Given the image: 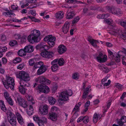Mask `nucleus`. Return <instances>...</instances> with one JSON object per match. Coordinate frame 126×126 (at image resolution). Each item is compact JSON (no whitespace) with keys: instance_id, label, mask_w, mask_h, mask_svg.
Segmentation results:
<instances>
[{"instance_id":"obj_5","label":"nucleus","mask_w":126,"mask_h":126,"mask_svg":"<svg viewBox=\"0 0 126 126\" xmlns=\"http://www.w3.org/2000/svg\"><path fill=\"white\" fill-rule=\"evenodd\" d=\"M109 11L112 14L116 15L119 16H121L123 14V12L119 8H115L114 7H108Z\"/></svg>"},{"instance_id":"obj_16","label":"nucleus","mask_w":126,"mask_h":126,"mask_svg":"<svg viewBox=\"0 0 126 126\" xmlns=\"http://www.w3.org/2000/svg\"><path fill=\"white\" fill-rule=\"evenodd\" d=\"M67 48L63 45H60L58 47L57 50L58 52L60 54H62L66 51Z\"/></svg>"},{"instance_id":"obj_57","label":"nucleus","mask_w":126,"mask_h":126,"mask_svg":"<svg viewBox=\"0 0 126 126\" xmlns=\"http://www.w3.org/2000/svg\"><path fill=\"white\" fill-rule=\"evenodd\" d=\"M34 60L33 59L30 60L29 61V64L30 66L33 65L34 64Z\"/></svg>"},{"instance_id":"obj_36","label":"nucleus","mask_w":126,"mask_h":126,"mask_svg":"<svg viewBox=\"0 0 126 126\" xmlns=\"http://www.w3.org/2000/svg\"><path fill=\"white\" fill-rule=\"evenodd\" d=\"M51 69L53 72L57 71L59 69V66L58 64H51Z\"/></svg>"},{"instance_id":"obj_55","label":"nucleus","mask_w":126,"mask_h":126,"mask_svg":"<svg viewBox=\"0 0 126 126\" xmlns=\"http://www.w3.org/2000/svg\"><path fill=\"white\" fill-rule=\"evenodd\" d=\"M17 44V42L15 40L12 41L10 42V45L11 46H13L16 44Z\"/></svg>"},{"instance_id":"obj_34","label":"nucleus","mask_w":126,"mask_h":126,"mask_svg":"<svg viewBox=\"0 0 126 126\" xmlns=\"http://www.w3.org/2000/svg\"><path fill=\"white\" fill-rule=\"evenodd\" d=\"M100 115L99 114H97L96 113H95L94 116L93 120L94 123H96L98 119H99L101 118L100 117Z\"/></svg>"},{"instance_id":"obj_17","label":"nucleus","mask_w":126,"mask_h":126,"mask_svg":"<svg viewBox=\"0 0 126 126\" xmlns=\"http://www.w3.org/2000/svg\"><path fill=\"white\" fill-rule=\"evenodd\" d=\"M56 38L54 37L50 36L49 38L48 41L47 43L48 45L51 47L54 46L55 43Z\"/></svg>"},{"instance_id":"obj_27","label":"nucleus","mask_w":126,"mask_h":126,"mask_svg":"<svg viewBox=\"0 0 126 126\" xmlns=\"http://www.w3.org/2000/svg\"><path fill=\"white\" fill-rule=\"evenodd\" d=\"M88 40L93 46L96 47L97 46V45L95 43V40L92 39L91 37L90 36L88 37Z\"/></svg>"},{"instance_id":"obj_4","label":"nucleus","mask_w":126,"mask_h":126,"mask_svg":"<svg viewBox=\"0 0 126 126\" xmlns=\"http://www.w3.org/2000/svg\"><path fill=\"white\" fill-rule=\"evenodd\" d=\"M17 78L20 80H23L25 81H29L30 79L29 74L24 71H20L16 75Z\"/></svg>"},{"instance_id":"obj_63","label":"nucleus","mask_w":126,"mask_h":126,"mask_svg":"<svg viewBox=\"0 0 126 126\" xmlns=\"http://www.w3.org/2000/svg\"><path fill=\"white\" fill-rule=\"evenodd\" d=\"M15 38L16 39H18L21 38V35L20 34H16L14 35Z\"/></svg>"},{"instance_id":"obj_31","label":"nucleus","mask_w":126,"mask_h":126,"mask_svg":"<svg viewBox=\"0 0 126 126\" xmlns=\"http://www.w3.org/2000/svg\"><path fill=\"white\" fill-rule=\"evenodd\" d=\"M99 68L103 72L106 73H108L109 71L108 69L105 65H102L100 66H99Z\"/></svg>"},{"instance_id":"obj_49","label":"nucleus","mask_w":126,"mask_h":126,"mask_svg":"<svg viewBox=\"0 0 126 126\" xmlns=\"http://www.w3.org/2000/svg\"><path fill=\"white\" fill-rule=\"evenodd\" d=\"M27 38V36L26 35H24L22 36L21 39L20 41L21 43L22 44L25 42L26 41Z\"/></svg>"},{"instance_id":"obj_23","label":"nucleus","mask_w":126,"mask_h":126,"mask_svg":"<svg viewBox=\"0 0 126 126\" xmlns=\"http://www.w3.org/2000/svg\"><path fill=\"white\" fill-rule=\"evenodd\" d=\"M44 65V63L41 61L37 62L34 64L33 68V69L34 70L37 68H40Z\"/></svg>"},{"instance_id":"obj_28","label":"nucleus","mask_w":126,"mask_h":126,"mask_svg":"<svg viewBox=\"0 0 126 126\" xmlns=\"http://www.w3.org/2000/svg\"><path fill=\"white\" fill-rule=\"evenodd\" d=\"M48 102L49 104L51 105H53L56 102V99L52 97H50L48 98Z\"/></svg>"},{"instance_id":"obj_62","label":"nucleus","mask_w":126,"mask_h":126,"mask_svg":"<svg viewBox=\"0 0 126 126\" xmlns=\"http://www.w3.org/2000/svg\"><path fill=\"white\" fill-rule=\"evenodd\" d=\"M7 48L6 47H2L0 49V51L1 52H4L7 51Z\"/></svg>"},{"instance_id":"obj_46","label":"nucleus","mask_w":126,"mask_h":126,"mask_svg":"<svg viewBox=\"0 0 126 126\" xmlns=\"http://www.w3.org/2000/svg\"><path fill=\"white\" fill-rule=\"evenodd\" d=\"M47 121V119L45 117H43L41 119H40V123H41V124H42L44 126V123L46 122ZM40 126H41V125H40Z\"/></svg>"},{"instance_id":"obj_51","label":"nucleus","mask_w":126,"mask_h":126,"mask_svg":"<svg viewBox=\"0 0 126 126\" xmlns=\"http://www.w3.org/2000/svg\"><path fill=\"white\" fill-rule=\"evenodd\" d=\"M112 59H114L115 61L117 63L119 62L120 61V58L119 56L118 57L117 56L115 57L114 56L112 57Z\"/></svg>"},{"instance_id":"obj_53","label":"nucleus","mask_w":126,"mask_h":126,"mask_svg":"<svg viewBox=\"0 0 126 126\" xmlns=\"http://www.w3.org/2000/svg\"><path fill=\"white\" fill-rule=\"evenodd\" d=\"M79 106H78L77 105H76L75 107L73 110V112L75 111L74 113H75L76 112L79 111Z\"/></svg>"},{"instance_id":"obj_61","label":"nucleus","mask_w":126,"mask_h":126,"mask_svg":"<svg viewBox=\"0 0 126 126\" xmlns=\"http://www.w3.org/2000/svg\"><path fill=\"white\" fill-rule=\"evenodd\" d=\"M86 116L81 117L78 119L77 122L78 123L79 122L84 120V119L85 118Z\"/></svg>"},{"instance_id":"obj_29","label":"nucleus","mask_w":126,"mask_h":126,"mask_svg":"<svg viewBox=\"0 0 126 126\" xmlns=\"http://www.w3.org/2000/svg\"><path fill=\"white\" fill-rule=\"evenodd\" d=\"M0 105L1 106V109L4 112H6L7 109L4 104V102L2 100H0Z\"/></svg>"},{"instance_id":"obj_13","label":"nucleus","mask_w":126,"mask_h":126,"mask_svg":"<svg viewBox=\"0 0 126 126\" xmlns=\"http://www.w3.org/2000/svg\"><path fill=\"white\" fill-rule=\"evenodd\" d=\"M48 107L47 105H45L41 106L39 108V112L41 114L46 115L48 113Z\"/></svg>"},{"instance_id":"obj_41","label":"nucleus","mask_w":126,"mask_h":126,"mask_svg":"<svg viewBox=\"0 0 126 126\" xmlns=\"http://www.w3.org/2000/svg\"><path fill=\"white\" fill-rule=\"evenodd\" d=\"M64 63V61L63 58L58 59V64L60 66L63 65Z\"/></svg>"},{"instance_id":"obj_42","label":"nucleus","mask_w":126,"mask_h":126,"mask_svg":"<svg viewBox=\"0 0 126 126\" xmlns=\"http://www.w3.org/2000/svg\"><path fill=\"white\" fill-rule=\"evenodd\" d=\"M22 61V59L19 57H16L13 61V63H19Z\"/></svg>"},{"instance_id":"obj_47","label":"nucleus","mask_w":126,"mask_h":126,"mask_svg":"<svg viewBox=\"0 0 126 126\" xmlns=\"http://www.w3.org/2000/svg\"><path fill=\"white\" fill-rule=\"evenodd\" d=\"M59 110V109L58 108L55 107V106H52L51 109V111L52 112L55 113L57 111Z\"/></svg>"},{"instance_id":"obj_20","label":"nucleus","mask_w":126,"mask_h":126,"mask_svg":"<svg viewBox=\"0 0 126 126\" xmlns=\"http://www.w3.org/2000/svg\"><path fill=\"white\" fill-rule=\"evenodd\" d=\"M16 116L19 123L20 124H22L23 123V119L21 114L19 112H17Z\"/></svg>"},{"instance_id":"obj_64","label":"nucleus","mask_w":126,"mask_h":126,"mask_svg":"<svg viewBox=\"0 0 126 126\" xmlns=\"http://www.w3.org/2000/svg\"><path fill=\"white\" fill-rule=\"evenodd\" d=\"M6 37L5 35H2L1 40L2 41H5L6 40Z\"/></svg>"},{"instance_id":"obj_8","label":"nucleus","mask_w":126,"mask_h":126,"mask_svg":"<svg viewBox=\"0 0 126 126\" xmlns=\"http://www.w3.org/2000/svg\"><path fill=\"white\" fill-rule=\"evenodd\" d=\"M86 84V82H84L83 83L82 88L84 89V90L82 98L84 99H85L87 97L89 93V88L90 87V86H88L87 87L85 88Z\"/></svg>"},{"instance_id":"obj_56","label":"nucleus","mask_w":126,"mask_h":126,"mask_svg":"<svg viewBox=\"0 0 126 126\" xmlns=\"http://www.w3.org/2000/svg\"><path fill=\"white\" fill-rule=\"evenodd\" d=\"M26 98L28 101H33L34 100L33 97L32 96L29 95H27Z\"/></svg>"},{"instance_id":"obj_45","label":"nucleus","mask_w":126,"mask_h":126,"mask_svg":"<svg viewBox=\"0 0 126 126\" xmlns=\"http://www.w3.org/2000/svg\"><path fill=\"white\" fill-rule=\"evenodd\" d=\"M6 100L10 106H12L14 104V102L11 97L7 99Z\"/></svg>"},{"instance_id":"obj_48","label":"nucleus","mask_w":126,"mask_h":126,"mask_svg":"<svg viewBox=\"0 0 126 126\" xmlns=\"http://www.w3.org/2000/svg\"><path fill=\"white\" fill-rule=\"evenodd\" d=\"M80 18L79 16H77L74 18V20L72 21V24L74 25L77 23L79 20Z\"/></svg>"},{"instance_id":"obj_19","label":"nucleus","mask_w":126,"mask_h":126,"mask_svg":"<svg viewBox=\"0 0 126 126\" xmlns=\"http://www.w3.org/2000/svg\"><path fill=\"white\" fill-rule=\"evenodd\" d=\"M50 119L53 121H55L57 119V115L56 113L51 112L49 114Z\"/></svg>"},{"instance_id":"obj_15","label":"nucleus","mask_w":126,"mask_h":126,"mask_svg":"<svg viewBox=\"0 0 126 126\" xmlns=\"http://www.w3.org/2000/svg\"><path fill=\"white\" fill-rule=\"evenodd\" d=\"M68 93L67 91L62 92L59 96V97L63 99L64 101H67L69 100Z\"/></svg>"},{"instance_id":"obj_30","label":"nucleus","mask_w":126,"mask_h":126,"mask_svg":"<svg viewBox=\"0 0 126 126\" xmlns=\"http://www.w3.org/2000/svg\"><path fill=\"white\" fill-rule=\"evenodd\" d=\"M67 16L66 18L68 19H72L75 15L74 12L73 11H71L69 12H68L67 13Z\"/></svg>"},{"instance_id":"obj_37","label":"nucleus","mask_w":126,"mask_h":126,"mask_svg":"<svg viewBox=\"0 0 126 126\" xmlns=\"http://www.w3.org/2000/svg\"><path fill=\"white\" fill-rule=\"evenodd\" d=\"M28 81H25L23 80H20V86H26L27 85V84H28L27 82Z\"/></svg>"},{"instance_id":"obj_43","label":"nucleus","mask_w":126,"mask_h":126,"mask_svg":"<svg viewBox=\"0 0 126 126\" xmlns=\"http://www.w3.org/2000/svg\"><path fill=\"white\" fill-rule=\"evenodd\" d=\"M3 15H5L6 16H7H7H8L9 17H11V15H13V16H15V15L14 13H13L12 12H10L9 11L8 12H5L3 13Z\"/></svg>"},{"instance_id":"obj_38","label":"nucleus","mask_w":126,"mask_h":126,"mask_svg":"<svg viewBox=\"0 0 126 126\" xmlns=\"http://www.w3.org/2000/svg\"><path fill=\"white\" fill-rule=\"evenodd\" d=\"M19 92L21 94H24L26 93V89L24 88L23 87H19Z\"/></svg>"},{"instance_id":"obj_58","label":"nucleus","mask_w":126,"mask_h":126,"mask_svg":"<svg viewBox=\"0 0 126 126\" xmlns=\"http://www.w3.org/2000/svg\"><path fill=\"white\" fill-rule=\"evenodd\" d=\"M26 2L30 3H36V0H26Z\"/></svg>"},{"instance_id":"obj_6","label":"nucleus","mask_w":126,"mask_h":126,"mask_svg":"<svg viewBox=\"0 0 126 126\" xmlns=\"http://www.w3.org/2000/svg\"><path fill=\"white\" fill-rule=\"evenodd\" d=\"M36 81L37 82L41 83V84L47 85L51 83L50 81L43 76L40 77L36 79Z\"/></svg>"},{"instance_id":"obj_7","label":"nucleus","mask_w":126,"mask_h":126,"mask_svg":"<svg viewBox=\"0 0 126 126\" xmlns=\"http://www.w3.org/2000/svg\"><path fill=\"white\" fill-rule=\"evenodd\" d=\"M8 121L10 124L12 126H16V117L14 114L12 112H10Z\"/></svg>"},{"instance_id":"obj_25","label":"nucleus","mask_w":126,"mask_h":126,"mask_svg":"<svg viewBox=\"0 0 126 126\" xmlns=\"http://www.w3.org/2000/svg\"><path fill=\"white\" fill-rule=\"evenodd\" d=\"M18 55L21 57L25 56L26 55V52L25 50L23 49H21L17 52Z\"/></svg>"},{"instance_id":"obj_32","label":"nucleus","mask_w":126,"mask_h":126,"mask_svg":"<svg viewBox=\"0 0 126 126\" xmlns=\"http://www.w3.org/2000/svg\"><path fill=\"white\" fill-rule=\"evenodd\" d=\"M104 21L105 22L110 25V27L111 29V30L110 31H112V28H111L110 27L111 26L114 25L116 26V25L114 24H113L112 25H111L110 24H112L113 23V22L112 20L110 18H108V19H105Z\"/></svg>"},{"instance_id":"obj_22","label":"nucleus","mask_w":126,"mask_h":126,"mask_svg":"<svg viewBox=\"0 0 126 126\" xmlns=\"http://www.w3.org/2000/svg\"><path fill=\"white\" fill-rule=\"evenodd\" d=\"M24 49L25 50V51L26 53L32 52L33 50V49L32 46L31 45L26 46L24 48Z\"/></svg>"},{"instance_id":"obj_33","label":"nucleus","mask_w":126,"mask_h":126,"mask_svg":"<svg viewBox=\"0 0 126 126\" xmlns=\"http://www.w3.org/2000/svg\"><path fill=\"white\" fill-rule=\"evenodd\" d=\"M33 119L34 121L37 122L39 126H40V125H41V126H43V125L41 124V123H40V119L38 116H34L33 117Z\"/></svg>"},{"instance_id":"obj_60","label":"nucleus","mask_w":126,"mask_h":126,"mask_svg":"<svg viewBox=\"0 0 126 126\" xmlns=\"http://www.w3.org/2000/svg\"><path fill=\"white\" fill-rule=\"evenodd\" d=\"M115 86L119 89H121L122 87V85L119 83H115Z\"/></svg>"},{"instance_id":"obj_18","label":"nucleus","mask_w":126,"mask_h":126,"mask_svg":"<svg viewBox=\"0 0 126 126\" xmlns=\"http://www.w3.org/2000/svg\"><path fill=\"white\" fill-rule=\"evenodd\" d=\"M47 68V66L44 65L40 67L37 71V74L38 75H40L44 72Z\"/></svg>"},{"instance_id":"obj_54","label":"nucleus","mask_w":126,"mask_h":126,"mask_svg":"<svg viewBox=\"0 0 126 126\" xmlns=\"http://www.w3.org/2000/svg\"><path fill=\"white\" fill-rule=\"evenodd\" d=\"M58 59H55L51 62V64H57L58 63Z\"/></svg>"},{"instance_id":"obj_44","label":"nucleus","mask_w":126,"mask_h":126,"mask_svg":"<svg viewBox=\"0 0 126 126\" xmlns=\"http://www.w3.org/2000/svg\"><path fill=\"white\" fill-rule=\"evenodd\" d=\"M79 76L78 73H74L72 75V78L73 79L75 80L78 79H79Z\"/></svg>"},{"instance_id":"obj_26","label":"nucleus","mask_w":126,"mask_h":126,"mask_svg":"<svg viewBox=\"0 0 126 126\" xmlns=\"http://www.w3.org/2000/svg\"><path fill=\"white\" fill-rule=\"evenodd\" d=\"M33 109L32 106L30 105L29 106V108L27 110V113L30 116L32 115L33 113Z\"/></svg>"},{"instance_id":"obj_21","label":"nucleus","mask_w":126,"mask_h":126,"mask_svg":"<svg viewBox=\"0 0 126 126\" xmlns=\"http://www.w3.org/2000/svg\"><path fill=\"white\" fill-rule=\"evenodd\" d=\"M15 96L16 98L17 102L19 105L25 100L23 98L20 96L18 94H16Z\"/></svg>"},{"instance_id":"obj_52","label":"nucleus","mask_w":126,"mask_h":126,"mask_svg":"<svg viewBox=\"0 0 126 126\" xmlns=\"http://www.w3.org/2000/svg\"><path fill=\"white\" fill-rule=\"evenodd\" d=\"M66 101H64V100L61 98L59 97V99L58 100V102L59 104L61 105H62L64 103V102Z\"/></svg>"},{"instance_id":"obj_11","label":"nucleus","mask_w":126,"mask_h":126,"mask_svg":"<svg viewBox=\"0 0 126 126\" xmlns=\"http://www.w3.org/2000/svg\"><path fill=\"white\" fill-rule=\"evenodd\" d=\"M53 54V53L52 51H43L41 53V55L42 56L48 58H52Z\"/></svg>"},{"instance_id":"obj_3","label":"nucleus","mask_w":126,"mask_h":126,"mask_svg":"<svg viewBox=\"0 0 126 126\" xmlns=\"http://www.w3.org/2000/svg\"><path fill=\"white\" fill-rule=\"evenodd\" d=\"M6 80L4 81H2L4 87L7 89L10 88L12 90H13L15 85L14 79L9 75H6Z\"/></svg>"},{"instance_id":"obj_50","label":"nucleus","mask_w":126,"mask_h":126,"mask_svg":"<svg viewBox=\"0 0 126 126\" xmlns=\"http://www.w3.org/2000/svg\"><path fill=\"white\" fill-rule=\"evenodd\" d=\"M25 66V64L24 63H22L20 64H19L17 67V69L19 70H21Z\"/></svg>"},{"instance_id":"obj_24","label":"nucleus","mask_w":126,"mask_h":126,"mask_svg":"<svg viewBox=\"0 0 126 126\" xmlns=\"http://www.w3.org/2000/svg\"><path fill=\"white\" fill-rule=\"evenodd\" d=\"M63 13L61 11L57 12L55 15L56 18H62L63 17Z\"/></svg>"},{"instance_id":"obj_39","label":"nucleus","mask_w":126,"mask_h":126,"mask_svg":"<svg viewBox=\"0 0 126 126\" xmlns=\"http://www.w3.org/2000/svg\"><path fill=\"white\" fill-rule=\"evenodd\" d=\"M120 121L123 123H125L126 122V116H121L120 119L117 121V122Z\"/></svg>"},{"instance_id":"obj_35","label":"nucleus","mask_w":126,"mask_h":126,"mask_svg":"<svg viewBox=\"0 0 126 126\" xmlns=\"http://www.w3.org/2000/svg\"><path fill=\"white\" fill-rule=\"evenodd\" d=\"M119 23L120 25L123 27L126 30V20L123 19H121L119 21Z\"/></svg>"},{"instance_id":"obj_59","label":"nucleus","mask_w":126,"mask_h":126,"mask_svg":"<svg viewBox=\"0 0 126 126\" xmlns=\"http://www.w3.org/2000/svg\"><path fill=\"white\" fill-rule=\"evenodd\" d=\"M3 94L4 95V97L6 100L9 98L10 97L9 96V94L7 92H4Z\"/></svg>"},{"instance_id":"obj_40","label":"nucleus","mask_w":126,"mask_h":126,"mask_svg":"<svg viewBox=\"0 0 126 126\" xmlns=\"http://www.w3.org/2000/svg\"><path fill=\"white\" fill-rule=\"evenodd\" d=\"M19 105L24 108H27L28 106L27 102L25 100Z\"/></svg>"},{"instance_id":"obj_10","label":"nucleus","mask_w":126,"mask_h":126,"mask_svg":"<svg viewBox=\"0 0 126 126\" xmlns=\"http://www.w3.org/2000/svg\"><path fill=\"white\" fill-rule=\"evenodd\" d=\"M107 56L106 55H103L102 53L99 52L98 56L96 57V59L98 62L104 63L107 60Z\"/></svg>"},{"instance_id":"obj_2","label":"nucleus","mask_w":126,"mask_h":126,"mask_svg":"<svg viewBox=\"0 0 126 126\" xmlns=\"http://www.w3.org/2000/svg\"><path fill=\"white\" fill-rule=\"evenodd\" d=\"M40 35V32L39 30L34 29L31 31L30 34L27 38V39L31 43L38 42V38Z\"/></svg>"},{"instance_id":"obj_12","label":"nucleus","mask_w":126,"mask_h":126,"mask_svg":"<svg viewBox=\"0 0 126 126\" xmlns=\"http://www.w3.org/2000/svg\"><path fill=\"white\" fill-rule=\"evenodd\" d=\"M38 88L40 91L43 93H46L49 91V88L45 85H39Z\"/></svg>"},{"instance_id":"obj_1","label":"nucleus","mask_w":126,"mask_h":126,"mask_svg":"<svg viewBox=\"0 0 126 126\" xmlns=\"http://www.w3.org/2000/svg\"><path fill=\"white\" fill-rule=\"evenodd\" d=\"M110 27L112 28V31L109 32L110 34L113 35H119L121 38L126 40V30L124 32L123 31L114 25L111 26Z\"/></svg>"},{"instance_id":"obj_14","label":"nucleus","mask_w":126,"mask_h":126,"mask_svg":"<svg viewBox=\"0 0 126 126\" xmlns=\"http://www.w3.org/2000/svg\"><path fill=\"white\" fill-rule=\"evenodd\" d=\"M70 24L68 21L66 22L62 28V32L64 33H66L68 31Z\"/></svg>"},{"instance_id":"obj_9","label":"nucleus","mask_w":126,"mask_h":126,"mask_svg":"<svg viewBox=\"0 0 126 126\" xmlns=\"http://www.w3.org/2000/svg\"><path fill=\"white\" fill-rule=\"evenodd\" d=\"M36 48L37 49H39L40 51H42L47 50L49 49V47L45 43L42 42L36 46Z\"/></svg>"}]
</instances>
